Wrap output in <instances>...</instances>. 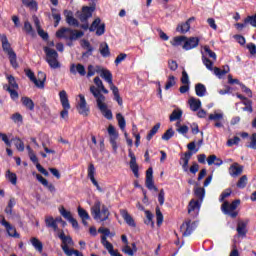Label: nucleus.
<instances>
[{"label": "nucleus", "mask_w": 256, "mask_h": 256, "mask_svg": "<svg viewBox=\"0 0 256 256\" xmlns=\"http://www.w3.org/2000/svg\"><path fill=\"white\" fill-rule=\"evenodd\" d=\"M90 213L94 221H97L98 223H104V221H107L111 215L107 205L101 204V201L99 200L94 202V205L90 208Z\"/></svg>", "instance_id": "nucleus-1"}, {"label": "nucleus", "mask_w": 256, "mask_h": 256, "mask_svg": "<svg viewBox=\"0 0 256 256\" xmlns=\"http://www.w3.org/2000/svg\"><path fill=\"white\" fill-rule=\"evenodd\" d=\"M85 35V32L80 30H73L71 28L62 27L56 32V37L58 39H66L69 41H77V39H81Z\"/></svg>", "instance_id": "nucleus-2"}, {"label": "nucleus", "mask_w": 256, "mask_h": 256, "mask_svg": "<svg viewBox=\"0 0 256 256\" xmlns=\"http://www.w3.org/2000/svg\"><path fill=\"white\" fill-rule=\"evenodd\" d=\"M1 43H2V49L4 53H7L8 55L10 65H12L14 69H17V67H19V64L17 63V53H15V51L11 47V43H9V39L7 38V35L5 34L2 35Z\"/></svg>", "instance_id": "nucleus-3"}, {"label": "nucleus", "mask_w": 256, "mask_h": 256, "mask_svg": "<svg viewBox=\"0 0 256 256\" xmlns=\"http://www.w3.org/2000/svg\"><path fill=\"white\" fill-rule=\"evenodd\" d=\"M188 152H185L184 155L180 158V165H182L183 171L187 172L189 171V161L191 160V157H193L194 153H197L199 151V148H197V144L195 141H192L187 144Z\"/></svg>", "instance_id": "nucleus-4"}, {"label": "nucleus", "mask_w": 256, "mask_h": 256, "mask_svg": "<svg viewBox=\"0 0 256 256\" xmlns=\"http://www.w3.org/2000/svg\"><path fill=\"white\" fill-rule=\"evenodd\" d=\"M239 205H241V200L239 199L232 201V203H229V201H224L221 205V211L224 213V215H229L231 219H236L237 215H239V212L236 211Z\"/></svg>", "instance_id": "nucleus-5"}, {"label": "nucleus", "mask_w": 256, "mask_h": 256, "mask_svg": "<svg viewBox=\"0 0 256 256\" xmlns=\"http://www.w3.org/2000/svg\"><path fill=\"white\" fill-rule=\"evenodd\" d=\"M44 52L46 53V62L51 69H60L61 63L59 62V53L53 48L44 47Z\"/></svg>", "instance_id": "nucleus-6"}, {"label": "nucleus", "mask_w": 256, "mask_h": 256, "mask_svg": "<svg viewBox=\"0 0 256 256\" xmlns=\"http://www.w3.org/2000/svg\"><path fill=\"white\" fill-rule=\"evenodd\" d=\"M60 103L63 110L60 112L61 119H69V109H71V104H69V98L67 97V92L65 90L59 93Z\"/></svg>", "instance_id": "nucleus-7"}, {"label": "nucleus", "mask_w": 256, "mask_h": 256, "mask_svg": "<svg viewBox=\"0 0 256 256\" xmlns=\"http://www.w3.org/2000/svg\"><path fill=\"white\" fill-rule=\"evenodd\" d=\"M198 221H191L187 219L181 226L180 230L182 231V237H189L197 229Z\"/></svg>", "instance_id": "nucleus-8"}, {"label": "nucleus", "mask_w": 256, "mask_h": 256, "mask_svg": "<svg viewBox=\"0 0 256 256\" xmlns=\"http://www.w3.org/2000/svg\"><path fill=\"white\" fill-rule=\"evenodd\" d=\"M199 211H201V202L199 200L192 199L188 204V214L192 219L199 217Z\"/></svg>", "instance_id": "nucleus-9"}, {"label": "nucleus", "mask_w": 256, "mask_h": 256, "mask_svg": "<svg viewBox=\"0 0 256 256\" xmlns=\"http://www.w3.org/2000/svg\"><path fill=\"white\" fill-rule=\"evenodd\" d=\"M80 101L78 102L76 109L79 115H83V117H88L90 113V108L87 106V100H85V96L83 94H79Z\"/></svg>", "instance_id": "nucleus-10"}, {"label": "nucleus", "mask_w": 256, "mask_h": 256, "mask_svg": "<svg viewBox=\"0 0 256 256\" xmlns=\"http://www.w3.org/2000/svg\"><path fill=\"white\" fill-rule=\"evenodd\" d=\"M108 134L110 136V144L112 145L113 151L116 153L119 146L117 145V139H119V133L115 129V126H108Z\"/></svg>", "instance_id": "nucleus-11"}, {"label": "nucleus", "mask_w": 256, "mask_h": 256, "mask_svg": "<svg viewBox=\"0 0 256 256\" xmlns=\"http://www.w3.org/2000/svg\"><path fill=\"white\" fill-rule=\"evenodd\" d=\"M128 157H130V169L134 174V177L139 179V165L137 164V157L135 156V153H133V150H128Z\"/></svg>", "instance_id": "nucleus-12"}, {"label": "nucleus", "mask_w": 256, "mask_h": 256, "mask_svg": "<svg viewBox=\"0 0 256 256\" xmlns=\"http://www.w3.org/2000/svg\"><path fill=\"white\" fill-rule=\"evenodd\" d=\"M199 41V37H186L182 47L185 51H191V49H196V47H199Z\"/></svg>", "instance_id": "nucleus-13"}, {"label": "nucleus", "mask_w": 256, "mask_h": 256, "mask_svg": "<svg viewBox=\"0 0 256 256\" xmlns=\"http://www.w3.org/2000/svg\"><path fill=\"white\" fill-rule=\"evenodd\" d=\"M145 185L149 191H159V189L155 185V181H153V168L150 167L146 171V181Z\"/></svg>", "instance_id": "nucleus-14"}, {"label": "nucleus", "mask_w": 256, "mask_h": 256, "mask_svg": "<svg viewBox=\"0 0 256 256\" xmlns=\"http://www.w3.org/2000/svg\"><path fill=\"white\" fill-rule=\"evenodd\" d=\"M88 177L90 178L92 185L96 187L97 191L103 193V188H101L99 182H97V179H95V165L93 163L88 165Z\"/></svg>", "instance_id": "nucleus-15"}, {"label": "nucleus", "mask_w": 256, "mask_h": 256, "mask_svg": "<svg viewBox=\"0 0 256 256\" xmlns=\"http://www.w3.org/2000/svg\"><path fill=\"white\" fill-rule=\"evenodd\" d=\"M88 177L90 178L92 185L96 187L97 191L103 193V188H101L99 182H97V179H95V165L93 163L88 165Z\"/></svg>", "instance_id": "nucleus-16"}, {"label": "nucleus", "mask_w": 256, "mask_h": 256, "mask_svg": "<svg viewBox=\"0 0 256 256\" xmlns=\"http://www.w3.org/2000/svg\"><path fill=\"white\" fill-rule=\"evenodd\" d=\"M247 225H249V220L246 221H239L236 227V231L239 237H242V239H245L247 237Z\"/></svg>", "instance_id": "nucleus-17"}, {"label": "nucleus", "mask_w": 256, "mask_h": 256, "mask_svg": "<svg viewBox=\"0 0 256 256\" xmlns=\"http://www.w3.org/2000/svg\"><path fill=\"white\" fill-rule=\"evenodd\" d=\"M120 215L129 227H137L135 219H133V216L129 214V211H127V209H120Z\"/></svg>", "instance_id": "nucleus-18"}, {"label": "nucleus", "mask_w": 256, "mask_h": 256, "mask_svg": "<svg viewBox=\"0 0 256 256\" xmlns=\"http://www.w3.org/2000/svg\"><path fill=\"white\" fill-rule=\"evenodd\" d=\"M93 11H95L94 7L84 6L82 8V13L80 14V21L82 23H85V21H88L90 17H93Z\"/></svg>", "instance_id": "nucleus-19"}, {"label": "nucleus", "mask_w": 256, "mask_h": 256, "mask_svg": "<svg viewBox=\"0 0 256 256\" xmlns=\"http://www.w3.org/2000/svg\"><path fill=\"white\" fill-rule=\"evenodd\" d=\"M70 73H72V75H78L80 77H85L87 75V70H85V66L83 64H72L70 66Z\"/></svg>", "instance_id": "nucleus-20"}, {"label": "nucleus", "mask_w": 256, "mask_h": 256, "mask_svg": "<svg viewBox=\"0 0 256 256\" xmlns=\"http://www.w3.org/2000/svg\"><path fill=\"white\" fill-rule=\"evenodd\" d=\"M81 47L82 49H86V51L82 53L83 59H88V57H91V55H93V51H95V48L91 46L89 40H82Z\"/></svg>", "instance_id": "nucleus-21"}, {"label": "nucleus", "mask_w": 256, "mask_h": 256, "mask_svg": "<svg viewBox=\"0 0 256 256\" xmlns=\"http://www.w3.org/2000/svg\"><path fill=\"white\" fill-rule=\"evenodd\" d=\"M90 93H92L93 97L96 99L97 105L101 103H105V95L101 94V89L95 86H90Z\"/></svg>", "instance_id": "nucleus-22"}, {"label": "nucleus", "mask_w": 256, "mask_h": 256, "mask_svg": "<svg viewBox=\"0 0 256 256\" xmlns=\"http://www.w3.org/2000/svg\"><path fill=\"white\" fill-rule=\"evenodd\" d=\"M90 93H92L93 97L96 99L97 105L101 103H105V95L101 94V89L95 86H90Z\"/></svg>", "instance_id": "nucleus-23"}, {"label": "nucleus", "mask_w": 256, "mask_h": 256, "mask_svg": "<svg viewBox=\"0 0 256 256\" xmlns=\"http://www.w3.org/2000/svg\"><path fill=\"white\" fill-rule=\"evenodd\" d=\"M97 107L101 111L105 119H108V121H111V119H113V112L107 108V104L105 102L98 104Z\"/></svg>", "instance_id": "nucleus-24"}, {"label": "nucleus", "mask_w": 256, "mask_h": 256, "mask_svg": "<svg viewBox=\"0 0 256 256\" xmlns=\"http://www.w3.org/2000/svg\"><path fill=\"white\" fill-rule=\"evenodd\" d=\"M78 216L82 220V224L84 227H89V223L87 221L91 220V216L89 215V212L87 210L81 208V206L78 207Z\"/></svg>", "instance_id": "nucleus-25"}, {"label": "nucleus", "mask_w": 256, "mask_h": 256, "mask_svg": "<svg viewBox=\"0 0 256 256\" xmlns=\"http://www.w3.org/2000/svg\"><path fill=\"white\" fill-rule=\"evenodd\" d=\"M64 15L66 17V23L70 25V27H79V20L73 17V12L64 10Z\"/></svg>", "instance_id": "nucleus-26"}, {"label": "nucleus", "mask_w": 256, "mask_h": 256, "mask_svg": "<svg viewBox=\"0 0 256 256\" xmlns=\"http://www.w3.org/2000/svg\"><path fill=\"white\" fill-rule=\"evenodd\" d=\"M208 119L209 121H216L214 123V127H217L218 129H221L223 127V123L221 122L223 121V114L221 113L210 114Z\"/></svg>", "instance_id": "nucleus-27"}, {"label": "nucleus", "mask_w": 256, "mask_h": 256, "mask_svg": "<svg viewBox=\"0 0 256 256\" xmlns=\"http://www.w3.org/2000/svg\"><path fill=\"white\" fill-rule=\"evenodd\" d=\"M44 221L47 229L59 231V225H57V218H53V216H46Z\"/></svg>", "instance_id": "nucleus-28"}, {"label": "nucleus", "mask_w": 256, "mask_h": 256, "mask_svg": "<svg viewBox=\"0 0 256 256\" xmlns=\"http://www.w3.org/2000/svg\"><path fill=\"white\" fill-rule=\"evenodd\" d=\"M241 173H243V166L239 165V163H233L229 167V175H231V177H239Z\"/></svg>", "instance_id": "nucleus-29"}, {"label": "nucleus", "mask_w": 256, "mask_h": 256, "mask_svg": "<svg viewBox=\"0 0 256 256\" xmlns=\"http://www.w3.org/2000/svg\"><path fill=\"white\" fill-rule=\"evenodd\" d=\"M100 77L107 82L110 85V89L112 87H115V84H113V74L108 69L101 70Z\"/></svg>", "instance_id": "nucleus-30"}, {"label": "nucleus", "mask_w": 256, "mask_h": 256, "mask_svg": "<svg viewBox=\"0 0 256 256\" xmlns=\"http://www.w3.org/2000/svg\"><path fill=\"white\" fill-rule=\"evenodd\" d=\"M45 81H47V74L45 72H38L36 78V84H34L38 89H45Z\"/></svg>", "instance_id": "nucleus-31"}, {"label": "nucleus", "mask_w": 256, "mask_h": 256, "mask_svg": "<svg viewBox=\"0 0 256 256\" xmlns=\"http://www.w3.org/2000/svg\"><path fill=\"white\" fill-rule=\"evenodd\" d=\"M59 239L62 241L61 249L63 251V247H69V245H73V238L71 236H66L65 232H61L58 235Z\"/></svg>", "instance_id": "nucleus-32"}, {"label": "nucleus", "mask_w": 256, "mask_h": 256, "mask_svg": "<svg viewBox=\"0 0 256 256\" xmlns=\"http://www.w3.org/2000/svg\"><path fill=\"white\" fill-rule=\"evenodd\" d=\"M110 89L114 95V101L118 103L119 107H123V98H121V95L119 94V88L117 86H112Z\"/></svg>", "instance_id": "nucleus-33"}, {"label": "nucleus", "mask_w": 256, "mask_h": 256, "mask_svg": "<svg viewBox=\"0 0 256 256\" xmlns=\"http://www.w3.org/2000/svg\"><path fill=\"white\" fill-rule=\"evenodd\" d=\"M191 111H199L201 109V100L197 98H190L188 101Z\"/></svg>", "instance_id": "nucleus-34"}, {"label": "nucleus", "mask_w": 256, "mask_h": 256, "mask_svg": "<svg viewBox=\"0 0 256 256\" xmlns=\"http://www.w3.org/2000/svg\"><path fill=\"white\" fill-rule=\"evenodd\" d=\"M195 93L197 97H205V93H207V88L204 84L198 83L195 85Z\"/></svg>", "instance_id": "nucleus-35"}, {"label": "nucleus", "mask_w": 256, "mask_h": 256, "mask_svg": "<svg viewBox=\"0 0 256 256\" xmlns=\"http://www.w3.org/2000/svg\"><path fill=\"white\" fill-rule=\"evenodd\" d=\"M21 101H22V104L24 105V107L29 109V111H33L35 109V102H33V100H31V98L22 97Z\"/></svg>", "instance_id": "nucleus-36"}, {"label": "nucleus", "mask_w": 256, "mask_h": 256, "mask_svg": "<svg viewBox=\"0 0 256 256\" xmlns=\"http://www.w3.org/2000/svg\"><path fill=\"white\" fill-rule=\"evenodd\" d=\"M4 89L10 94V99H12V101H17V99H19V92H17L15 88H11V86L5 85Z\"/></svg>", "instance_id": "nucleus-37"}, {"label": "nucleus", "mask_w": 256, "mask_h": 256, "mask_svg": "<svg viewBox=\"0 0 256 256\" xmlns=\"http://www.w3.org/2000/svg\"><path fill=\"white\" fill-rule=\"evenodd\" d=\"M194 195L199 199L200 203H203V200L205 199V188L203 187H197L194 189Z\"/></svg>", "instance_id": "nucleus-38"}, {"label": "nucleus", "mask_w": 256, "mask_h": 256, "mask_svg": "<svg viewBox=\"0 0 256 256\" xmlns=\"http://www.w3.org/2000/svg\"><path fill=\"white\" fill-rule=\"evenodd\" d=\"M159 129H161V123H157L156 125H154L146 136L147 141H151V139H153V137L157 135Z\"/></svg>", "instance_id": "nucleus-39"}, {"label": "nucleus", "mask_w": 256, "mask_h": 256, "mask_svg": "<svg viewBox=\"0 0 256 256\" xmlns=\"http://www.w3.org/2000/svg\"><path fill=\"white\" fill-rule=\"evenodd\" d=\"M23 31H25L26 35H31L32 37H35V30H33V25H31V22L26 20L24 22Z\"/></svg>", "instance_id": "nucleus-40"}, {"label": "nucleus", "mask_w": 256, "mask_h": 256, "mask_svg": "<svg viewBox=\"0 0 256 256\" xmlns=\"http://www.w3.org/2000/svg\"><path fill=\"white\" fill-rule=\"evenodd\" d=\"M185 39H187V36H176L170 43L173 47H179V45H185Z\"/></svg>", "instance_id": "nucleus-41"}, {"label": "nucleus", "mask_w": 256, "mask_h": 256, "mask_svg": "<svg viewBox=\"0 0 256 256\" xmlns=\"http://www.w3.org/2000/svg\"><path fill=\"white\" fill-rule=\"evenodd\" d=\"M116 119L118 121V126L121 131H125V127H127V122L125 121V117L121 113L116 114Z\"/></svg>", "instance_id": "nucleus-42"}, {"label": "nucleus", "mask_w": 256, "mask_h": 256, "mask_svg": "<svg viewBox=\"0 0 256 256\" xmlns=\"http://www.w3.org/2000/svg\"><path fill=\"white\" fill-rule=\"evenodd\" d=\"M31 243H32L33 247L36 249V251H38V253H43V242H41L36 237H33L31 239Z\"/></svg>", "instance_id": "nucleus-43"}, {"label": "nucleus", "mask_w": 256, "mask_h": 256, "mask_svg": "<svg viewBox=\"0 0 256 256\" xmlns=\"http://www.w3.org/2000/svg\"><path fill=\"white\" fill-rule=\"evenodd\" d=\"M146 219L144 220L145 225H150L152 228L155 227V222L153 221V213L149 210L144 211Z\"/></svg>", "instance_id": "nucleus-44"}, {"label": "nucleus", "mask_w": 256, "mask_h": 256, "mask_svg": "<svg viewBox=\"0 0 256 256\" xmlns=\"http://www.w3.org/2000/svg\"><path fill=\"white\" fill-rule=\"evenodd\" d=\"M183 117V111L181 109H175L170 115V121H179Z\"/></svg>", "instance_id": "nucleus-45"}, {"label": "nucleus", "mask_w": 256, "mask_h": 256, "mask_svg": "<svg viewBox=\"0 0 256 256\" xmlns=\"http://www.w3.org/2000/svg\"><path fill=\"white\" fill-rule=\"evenodd\" d=\"M100 55L102 57H111V51L109 50V44L105 43L104 46L103 44L100 45Z\"/></svg>", "instance_id": "nucleus-46"}, {"label": "nucleus", "mask_w": 256, "mask_h": 256, "mask_svg": "<svg viewBox=\"0 0 256 256\" xmlns=\"http://www.w3.org/2000/svg\"><path fill=\"white\" fill-rule=\"evenodd\" d=\"M104 246H105V249H107L108 253H110L112 256H123L117 250L115 251L113 249V244H111V242H106Z\"/></svg>", "instance_id": "nucleus-47"}, {"label": "nucleus", "mask_w": 256, "mask_h": 256, "mask_svg": "<svg viewBox=\"0 0 256 256\" xmlns=\"http://www.w3.org/2000/svg\"><path fill=\"white\" fill-rule=\"evenodd\" d=\"M247 175H243L242 177L239 178L236 186L238 189H245L247 187Z\"/></svg>", "instance_id": "nucleus-48"}, {"label": "nucleus", "mask_w": 256, "mask_h": 256, "mask_svg": "<svg viewBox=\"0 0 256 256\" xmlns=\"http://www.w3.org/2000/svg\"><path fill=\"white\" fill-rule=\"evenodd\" d=\"M156 223L158 227L163 225V213L161 212V208H159V206L156 207Z\"/></svg>", "instance_id": "nucleus-49"}, {"label": "nucleus", "mask_w": 256, "mask_h": 256, "mask_svg": "<svg viewBox=\"0 0 256 256\" xmlns=\"http://www.w3.org/2000/svg\"><path fill=\"white\" fill-rule=\"evenodd\" d=\"M202 62L208 71H213V61H211V59L207 58L205 55H202Z\"/></svg>", "instance_id": "nucleus-50"}, {"label": "nucleus", "mask_w": 256, "mask_h": 256, "mask_svg": "<svg viewBox=\"0 0 256 256\" xmlns=\"http://www.w3.org/2000/svg\"><path fill=\"white\" fill-rule=\"evenodd\" d=\"M6 177L12 185H17V174L11 172V170H8L6 172Z\"/></svg>", "instance_id": "nucleus-51"}, {"label": "nucleus", "mask_w": 256, "mask_h": 256, "mask_svg": "<svg viewBox=\"0 0 256 256\" xmlns=\"http://www.w3.org/2000/svg\"><path fill=\"white\" fill-rule=\"evenodd\" d=\"M191 29V24L189 22H185L177 27V31L179 33L185 34Z\"/></svg>", "instance_id": "nucleus-52"}, {"label": "nucleus", "mask_w": 256, "mask_h": 256, "mask_svg": "<svg viewBox=\"0 0 256 256\" xmlns=\"http://www.w3.org/2000/svg\"><path fill=\"white\" fill-rule=\"evenodd\" d=\"M9 85L7 87H10V89H19V84H17V81L15 80V77L13 75H10L7 77Z\"/></svg>", "instance_id": "nucleus-53"}, {"label": "nucleus", "mask_w": 256, "mask_h": 256, "mask_svg": "<svg viewBox=\"0 0 256 256\" xmlns=\"http://www.w3.org/2000/svg\"><path fill=\"white\" fill-rule=\"evenodd\" d=\"M213 71H214V75H216L217 77H223V75H227V73H229L230 68L227 67V70H221V68L219 67H214Z\"/></svg>", "instance_id": "nucleus-54"}, {"label": "nucleus", "mask_w": 256, "mask_h": 256, "mask_svg": "<svg viewBox=\"0 0 256 256\" xmlns=\"http://www.w3.org/2000/svg\"><path fill=\"white\" fill-rule=\"evenodd\" d=\"M231 193H233V190H231V188H227L226 190H224L219 198L220 203H223V201H225L227 197H231Z\"/></svg>", "instance_id": "nucleus-55"}, {"label": "nucleus", "mask_w": 256, "mask_h": 256, "mask_svg": "<svg viewBox=\"0 0 256 256\" xmlns=\"http://www.w3.org/2000/svg\"><path fill=\"white\" fill-rule=\"evenodd\" d=\"M26 77L32 81V83L37 84V77H35V72L32 71L31 69H26L25 70Z\"/></svg>", "instance_id": "nucleus-56"}, {"label": "nucleus", "mask_w": 256, "mask_h": 256, "mask_svg": "<svg viewBox=\"0 0 256 256\" xmlns=\"http://www.w3.org/2000/svg\"><path fill=\"white\" fill-rule=\"evenodd\" d=\"M175 135V131L173 128H169L163 135H162V140L163 141H169L173 136Z\"/></svg>", "instance_id": "nucleus-57"}, {"label": "nucleus", "mask_w": 256, "mask_h": 256, "mask_svg": "<svg viewBox=\"0 0 256 256\" xmlns=\"http://www.w3.org/2000/svg\"><path fill=\"white\" fill-rule=\"evenodd\" d=\"M204 51L205 53H207L210 59H213V61H217V54L213 52V50H211V48L208 45L204 46Z\"/></svg>", "instance_id": "nucleus-58"}, {"label": "nucleus", "mask_w": 256, "mask_h": 256, "mask_svg": "<svg viewBox=\"0 0 256 256\" xmlns=\"http://www.w3.org/2000/svg\"><path fill=\"white\" fill-rule=\"evenodd\" d=\"M59 212H60V215L64 217V219H67V221H70L71 219H73V215L71 214L70 211H67L65 207H62V209H60Z\"/></svg>", "instance_id": "nucleus-59"}, {"label": "nucleus", "mask_w": 256, "mask_h": 256, "mask_svg": "<svg viewBox=\"0 0 256 256\" xmlns=\"http://www.w3.org/2000/svg\"><path fill=\"white\" fill-rule=\"evenodd\" d=\"M101 25V18H96L89 27L90 33H93Z\"/></svg>", "instance_id": "nucleus-60"}, {"label": "nucleus", "mask_w": 256, "mask_h": 256, "mask_svg": "<svg viewBox=\"0 0 256 256\" xmlns=\"http://www.w3.org/2000/svg\"><path fill=\"white\" fill-rule=\"evenodd\" d=\"M176 81H175V76H169L168 77V80L166 82V85H165V89L166 91L171 89V87H174V85H176Z\"/></svg>", "instance_id": "nucleus-61"}, {"label": "nucleus", "mask_w": 256, "mask_h": 256, "mask_svg": "<svg viewBox=\"0 0 256 256\" xmlns=\"http://www.w3.org/2000/svg\"><path fill=\"white\" fill-rule=\"evenodd\" d=\"M240 142L241 138H239V136H234L232 139L227 141V145L228 147H233V145H239Z\"/></svg>", "instance_id": "nucleus-62"}, {"label": "nucleus", "mask_w": 256, "mask_h": 256, "mask_svg": "<svg viewBox=\"0 0 256 256\" xmlns=\"http://www.w3.org/2000/svg\"><path fill=\"white\" fill-rule=\"evenodd\" d=\"M245 23H249L252 27L256 28V14L246 17Z\"/></svg>", "instance_id": "nucleus-63"}, {"label": "nucleus", "mask_w": 256, "mask_h": 256, "mask_svg": "<svg viewBox=\"0 0 256 256\" xmlns=\"http://www.w3.org/2000/svg\"><path fill=\"white\" fill-rule=\"evenodd\" d=\"M248 149H256V133H253L250 137V143L247 145Z\"/></svg>", "instance_id": "nucleus-64"}]
</instances>
